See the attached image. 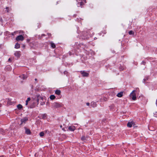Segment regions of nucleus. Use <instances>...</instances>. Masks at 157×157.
Wrapping results in <instances>:
<instances>
[{
    "mask_svg": "<svg viewBox=\"0 0 157 157\" xmlns=\"http://www.w3.org/2000/svg\"><path fill=\"white\" fill-rule=\"evenodd\" d=\"M136 90H133L130 94V96L132 98V100H135L136 99V94L135 93Z\"/></svg>",
    "mask_w": 157,
    "mask_h": 157,
    "instance_id": "obj_1",
    "label": "nucleus"
},
{
    "mask_svg": "<svg viewBox=\"0 0 157 157\" xmlns=\"http://www.w3.org/2000/svg\"><path fill=\"white\" fill-rule=\"evenodd\" d=\"M46 99V98L45 97H43L41 96H40L39 95L37 96V104H39V101L40 100H41V101H43L44 99Z\"/></svg>",
    "mask_w": 157,
    "mask_h": 157,
    "instance_id": "obj_2",
    "label": "nucleus"
},
{
    "mask_svg": "<svg viewBox=\"0 0 157 157\" xmlns=\"http://www.w3.org/2000/svg\"><path fill=\"white\" fill-rule=\"evenodd\" d=\"M80 73L83 77H88L89 75V73L84 71H81Z\"/></svg>",
    "mask_w": 157,
    "mask_h": 157,
    "instance_id": "obj_3",
    "label": "nucleus"
},
{
    "mask_svg": "<svg viewBox=\"0 0 157 157\" xmlns=\"http://www.w3.org/2000/svg\"><path fill=\"white\" fill-rule=\"evenodd\" d=\"M21 55V52L19 51H16L14 53V55L17 58L20 57Z\"/></svg>",
    "mask_w": 157,
    "mask_h": 157,
    "instance_id": "obj_4",
    "label": "nucleus"
},
{
    "mask_svg": "<svg viewBox=\"0 0 157 157\" xmlns=\"http://www.w3.org/2000/svg\"><path fill=\"white\" fill-rule=\"evenodd\" d=\"M24 39V37L22 35H21L18 36L16 38V39L17 41H22Z\"/></svg>",
    "mask_w": 157,
    "mask_h": 157,
    "instance_id": "obj_5",
    "label": "nucleus"
},
{
    "mask_svg": "<svg viewBox=\"0 0 157 157\" xmlns=\"http://www.w3.org/2000/svg\"><path fill=\"white\" fill-rule=\"evenodd\" d=\"M61 106L60 104L57 102L54 103L53 105V106L56 108L60 107Z\"/></svg>",
    "mask_w": 157,
    "mask_h": 157,
    "instance_id": "obj_6",
    "label": "nucleus"
},
{
    "mask_svg": "<svg viewBox=\"0 0 157 157\" xmlns=\"http://www.w3.org/2000/svg\"><path fill=\"white\" fill-rule=\"evenodd\" d=\"M75 127L74 126H70L68 127V129L69 131H73L75 129Z\"/></svg>",
    "mask_w": 157,
    "mask_h": 157,
    "instance_id": "obj_7",
    "label": "nucleus"
},
{
    "mask_svg": "<svg viewBox=\"0 0 157 157\" xmlns=\"http://www.w3.org/2000/svg\"><path fill=\"white\" fill-rule=\"evenodd\" d=\"M25 133L26 134H31V131L29 129L26 128H25Z\"/></svg>",
    "mask_w": 157,
    "mask_h": 157,
    "instance_id": "obj_8",
    "label": "nucleus"
},
{
    "mask_svg": "<svg viewBox=\"0 0 157 157\" xmlns=\"http://www.w3.org/2000/svg\"><path fill=\"white\" fill-rule=\"evenodd\" d=\"M28 120V119L26 118H25L21 120V124H22Z\"/></svg>",
    "mask_w": 157,
    "mask_h": 157,
    "instance_id": "obj_9",
    "label": "nucleus"
},
{
    "mask_svg": "<svg viewBox=\"0 0 157 157\" xmlns=\"http://www.w3.org/2000/svg\"><path fill=\"white\" fill-rule=\"evenodd\" d=\"M19 77L22 78L24 80L27 78L28 75H27L23 74L21 75Z\"/></svg>",
    "mask_w": 157,
    "mask_h": 157,
    "instance_id": "obj_10",
    "label": "nucleus"
},
{
    "mask_svg": "<svg viewBox=\"0 0 157 157\" xmlns=\"http://www.w3.org/2000/svg\"><path fill=\"white\" fill-rule=\"evenodd\" d=\"M134 124V123L133 122L131 121L130 122H129L127 124V126L129 127H132V126Z\"/></svg>",
    "mask_w": 157,
    "mask_h": 157,
    "instance_id": "obj_11",
    "label": "nucleus"
},
{
    "mask_svg": "<svg viewBox=\"0 0 157 157\" xmlns=\"http://www.w3.org/2000/svg\"><path fill=\"white\" fill-rule=\"evenodd\" d=\"M123 92H121L119 93H118L117 94V96L118 97H121L123 95Z\"/></svg>",
    "mask_w": 157,
    "mask_h": 157,
    "instance_id": "obj_12",
    "label": "nucleus"
},
{
    "mask_svg": "<svg viewBox=\"0 0 157 157\" xmlns=\"http://www.w3.org/2000/svg\"><path fill=\"white\" fill-rule=\"evenodd\" d=\"M20 47V45L18 43H16L15 46V48L17 49L19 48Z\"/></svg>",
    "mask_w": 157,
    "mask_h": 157,
    "instance_id": "obj_13",
    "label": "nucleus"
},
{
    "mask_svg": "<svg viewBox=\"0 0 157 157\" xmlns=\"http://www.w3.org/2000/svg\"><path fill=\"white\" fill-rule=\"evenodd\" d=\"M17 107L19 110L21 109L23 107L22 106L21 104L18 105Z\"/></svg>",
    "mask_w": 157,
    "mask_h": 157,
    "instance_id": "obj_14",
    "label": "nucleus"
},
{
    "mask_svg": "<svg viewBox=\"0 0 157 157\" xmlns=\"http://www.w3.org/2000/svg\"><path fill=\"white\" fill-rule=\"evenodd\" d=\"M55 97V96L53 95H52L50 96V98L52 100L54 99Z\"/></svg>",
    "mask_w": 157,
    "mask_h": 157,
    "instance_id": "obj_15",
    "label": "nucleus"
},
{
    "mask_svg": "<svg viewBox=\"0 0 157 157\" xmlns=\"http://www.w3.org/2000/svg\"><path fill=\"white\" fill-rule=\"evenodd\" d=\"M61 92L59 90H57L55 91V93L57 95H59L60 94Z\"/></svg>",
    "mask_w": 157,
    "mask_h": 157,
    "instance_id": "obj_16",
    "label": "nucleus"
},
{
    "mask_svg": "<svg viewBox=\"0 0 157 157\" xmlns=\"http://www.w3.org/2000/svg\"><path fill=\"white\" fill-rule=\"evenodd\" d=\"M30 100V98H28L27 99V100L26 101V103L25 105H27L28 104V102Z\"/></svg>",
    "mask_w": 157,
    "mask_h": 157,
    "instance_id": "obj_17",
    "label": "nucleus"
},
{
    "mask_svg": "<svg viewBox=\"0 0 157 157\" xmlns=\"http://www.w3.org/2000/svg\"><path fill=\"white\" fill-rule=\"evenodd\" d=\"M41 101L40 102V104L41 105H44L45 104V101Z\"/></svg>",
    "mask_w": 157,
    "mask_h": 157,
    "instance_id": "obj_18",
    "label": "nucleus"
},
{
    "mask_svg": "<svg viewBox=\"0 0 157 157\" xmlns=\"http://www.w3.org/2000/svg\"><path fill=\"white\" fill-rule=\"evenodd\" d=\"M44 135V133L43 132H40V136H43Z\"/></svg>",
    "mask_w": 157,
    "mask_h": 157,
    "instance_id": "obj_19",
    "label": "nucleus"
},
{
    "mask_svg": "<svg viewBox=\"0 0 157 157\" xmlns=\"http://www.w3.org/2000/svg\"><path fill=\"white\" fill-rule=\"evenodd\" d=\"M51 46L53 48H54L56 47V45H55L53 43H51Z\"/></svg>",
    "mask_w": 157,
    "mask_h": 157,
    "instance_id": "obj_20",
    "label": "nucleus"
},
{
    "mask_svg": "<svg viewBox=\"0 0 157 157\" xmlns=\"http://www.w3.org/2000/svg\"><path fill=\"white\" fill-rule=\"evenodd\" d=\"M82 2H80L81 5H82L84 3V2H85V0H81Z\"/></svg>",
    "mask_w": 157,
    "mask_h": 157,
    "instance_id": "obj_21",
    "label": "nucleus"
},
{
    "mask_svg": "<svg viewBox=\"0 0 157 157\" xmlns=\"http://www.w3.org/2000/svg\"><path fill=\"white\" fill-rule=\"evenodd\" d=\"M81 140H87L86 138L84 136H82L81 138Z\"/></svg>",
    "mask_w": 157,
    "mask_h": 157,
    "instance_id": "obj_22",
    "label": "nucleus"
},
{
    "mask_svg": "<svg viewBox=\"0 0 157 157\" xmlns=\"http://www.w3.org/2000/svg\"><path fill=\"white\" fill-rule=\"evenodd\" d=\"M134 33L132 31H130L129 32V34L130 35Z\"/></svg>",
    "mask_w": 157,
    "mask_h": 157,
    "instance_id": "obj_23",
    "label": "nucleus"
},
{
    "mask_svg": "<svg viewBox=\"0 0 157 157\" xmlns=\"http://www.w3.org/2000/svg\"><path fill=\"white\" fill-rule=\"evenodd\" d=\"M46 105H48V106L49 105V101H47V102H46Z\"/></svg>",
    "mask_w": 157,
    "mask_h": 157,
    "instance_id": "obj_24",
    "label": "nucleus"
},
{
    "mask_svg": "<svg viewBox=\"0 0 157 157\" xmlns=\"http://www.w3.org/2000/svg\"><path fill=\"white\" fill-rule=\"evenodd\" d=\"M86 105L87 106H89L90 105V104L89 102H87L86 103Z\"/></svg>",
    "mask_w": 157,
    "mask_h": 157,
    "instance_id": "obj_25",
    "label": "nucleus"
},
{
    "mask_svg": "<svg viewBox=\"0 0 157 157\" xmlns=\"http://www.w3.org/2000/svg\"><path fill=\"white\" fill-rule=\"evenodd\" d=\"M157 114V112H155L154 114V115H156Z\"/></svg>",
    "mask_w": 157,
    "mask_h": 157,
    "instance_id": "obj_26",
    "label": "nucleus"
},
{
    "mask_svg": "<svg viewBox=\"0 0 157 157\" xmlns=\"http://www.w3.org/2000/svg\"><path fill=\"white\" fill-rule=\"evenodd\" d=\"M62 130H64V131H65V129H64V128H62Z\"/></svg>",
    "mask_w": 157,
    "mask_h": 157,
    "instance_id": "obj_27",
    "label": "nucleus"
},
{
    "mask_svg": "<svg viewBox=\"0 0 157 157\" xmlns=\"http://www.w3.org/2000/svg\"><path fill=\"white\" fill-rule=\"evenodd\" d=\"M156 105L157 106V99L156 101Z\"/></svg>",
    "mask_w": 157,
    "mask_h": 157,
    "instance_id": "obj_28",
    "label": "nucleus"
},
{
    "mask_svg": "<svg viewBox=\"0 0 157 157\" xmlns=\"http://www.w3.org/2000/svg\"><path fill=\"white\" fill-rule=\"evenodd\" d=\"M10 58H9V59L8 60H9V61H10Z\"/></svg>",
    "mask_w": 157,
    "mask_h": 157,
    "instance_id": "obj_29",
    "label": "nucleus"
},
{
    "mask_svg": "<svg viewBox=\"0 0 157 157\" xmlns=\"http://www.w3.org/2000/svg\"><path fill=\"white\" fill-rule=\"evenodd\" d=\"M35 80L36 81L37 80V79H36V78H35Z\"/></svg>",
    "mask_w": 157,
    "mask_h": 157,
    "instance_id": "obj_30",
    "label": "nucleus"
},
{
    "mask_svg": "<svg viewBox=\"0 0 157 157\" xmlns=\"http://www.w3.org/2000/svg\"><path fill=\"white\" fill-rule=\"evenodd\" d=\"M60 127H61V128H62V125H61V126H60Z\"/></svg>",
    "mask_w": 157,
    "mask_h": 157,
    "instance_id": "obj_31",
    "label": "nucleus"
},
{
    "mask_svg": "<svg viewBox=\"0 0 157 157\" xmlns=\"http://www.w3.org/2000/svg\"><path fill=\"white\" fill-rule=\"evenodd\" d=\"M8 7H6V9H8Z\"/></svg>",
    "mask_w": 157,
    "mask_h": 157,
    "instance_id": "obj_32",
    "label": "nucleus"
}]
</instances>
